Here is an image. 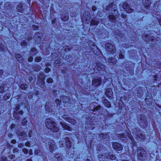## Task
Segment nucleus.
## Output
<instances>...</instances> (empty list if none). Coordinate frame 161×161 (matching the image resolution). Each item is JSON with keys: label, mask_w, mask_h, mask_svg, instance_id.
Listing matches in <instances>:
<instances>
[{"label": "nucleus", "mask_w": 161, "mask_h": 161, "mask_svg": "<svg viewBox=\"0 0 161 161\" xmlns=\"http://www.w3.org/2000/svg\"><path fill=\"white\" fill-rule=\"evenodd\" d=\"M47 127L54 132H58L59 130L58 127L56 126V123L54 121L50 119H47L45 122Z\"/></svg>", "instance_id": "nucleus-1"}, {"label": "nucleus", "mask_w": 161, "mask_h": 161, "mask_svg": "<svg viewBox=\"0 0 161 161\" xmlns=\"http://www.w3.org/2000/svg\"><path fill=\"white\" fill-rule=\"evenodd\" d=\"M142 37L143 40L150 44H155L157 43L158 40L157 38L153 36H148L147 35L143 34L142 36Z\"/></svg>", "instance_id": "nucleus-2"}, {"label": "nucleus", "mask_w": 161, "mask_h": 161, "mask_svg": "<svg viewBox=\"0 0 161 161\" xmlns=\"http://www.w3.org/2000/svg\"><path fill=\"white\" fill-rule=\"evenodd\" d=\"M118 139L123 141V142L124 140L126 139L127 137L130 139L132 142L133 141H134L133 137L130 135V133L129 132H125V133H122V134H118L117 136Z\"/></svg>", "instance_id": "nucleus-3"}, {"label": "nucleus", "mask_w": 161, "mask_h": 161, "mask_svg": "<svg viewBox=\"0 0 161 161\" xmlns=\"http://www.w3.org/2000/svg\"><path fill=\"white\" fill-rule=\"evenodd\" d=\"M45 79V75L43 73L40 75L38 78L37 83L40 86L41 89H44L45 88L44 80Z\"/></svg>", "instance_id": "nucleus-4"}, {"label": "nucleus", "mask_w": 161, "mask_h": 161, "mask_svg": "<svg viewBox=\"0 0 161 161\" xmlns=\"http://www.w3.org/2000/svg\"><path fill=\"white\" fill-rule=\"evenodd\" d=\"M105 47L109 53L113 54L115 52V47L112 44L108 43L106 44Z\"/></svg>", "instance_id": "nucleus-5"}, {"label": "nucleus", "mask_w": 161, "mask_h": 161, "mask_svg": "<svg viewBox=\"0 0 161 161\" xmlns=\"http://www.w3.org/2000/svg\"><path fill=\"white\" fill-rule=\"evenodd\" d=\"M109 135L107 133H100L98 136V140L103 141L105 142V141H108L109 139Z\"/></svg>", "instance_id": "nucleus-6"}, {"label": "nucleus", "mask_w": 161, "mask_h": 161, "mask_svg": "<svg viewBox=\"0 0 161 161\" xmlns=\"http://www.w3.org/2000/svg\"><path fill=\"white\" fill-rule=\"evenodd\" d=\"M91 17L90 16V14L89 12H85L82 17V20L83 22H86V23L89 22Z\"/></svg>", "instance_id": "nucleus-7"}, {"label": "nucleus", "mask_w": 161, "mask_h": 161, "mask_svg": "<svg viewBox=\"0 0 161 161\" xmlns=\"http://www.w3.org/2000/svg\"><path fill=\"white\" fill-rule=\"evenodd\" d=\"M136 138L138 141L141 142H143L146 139L145 134L143 133V131L141 130L137 132Z\"/></svg>", "instance_id": "nucleus-8"}, {"label": "nucleus", "mask_w": 161, "mask_h": 161, "mask_svg": "<svg viewBox=\"0 0 161 161\" xmlns=\"http://www.w3.org/2000/svg\"><path fill=\"white\" fill-rule=\"evenodd\" d=\"M48 145L49 147V150L50 152L52 153L54 150L57 149L55 142L52 140H50L48 142Z\"/></svg>", "instance_id": "nucleus-9"}, {"label": "nucleus", "mask_w": 161, "mask_h": 161, "mask_svg": "<svg viewBox=\"0 0 161 161\" xmlns=\"http://www.w3.org/2000/svg\"><path fill=\"white\" fill-rule=\"evenodd\" d=\"M147 152L146 150L142 147H139L137 150V154L138 158H142L146 154Z\"/></svg>", "instance_id": "nucleus-10"}, {"label": "nucleus", "mask_w": 161, "mask_h": 161, "mask_svg": "<svg viewBox=\"0 0 161 161\" xmlns=\"http://www.w3.org/2000/svg\"><path fill=\"white\" fill-rule=\"evenodd\" d=\"M45 108L46 110L50 113L53 112L54 109V106L52 105V103L49 102L46 103Z\"/></svg>", "instance_id": "nucleus-11"}, {"label": "nucleus", "mask_w": 161, "mask_h": 161, "mask_svg": "<svg viewBox=\"0 0 161 161\" xmlns=\"http://www.w3.org/2000/svg\"><path fill=\"white\" fill-rule=\"evenodd\" d=\"M96 66L93 69L95 71L97 70L98 71H100L101 70H103L104 69L105 66L104 64L100 62H97L96 63Z\"/></svg>", "instance_id": "nucleus-12"}, {"label": "nucleus", "mask_w": 161, "mask_h": 161, "mask_svg": "<svg viewBox=\"0 0 161 161\" xmlns=\"http://www.w3.org/2000/svg\"><path fill=\"white\" fill-rule=\"evenodd\" d=\"M123 8L125 10L127 13H130L133 11V9L130 8L129 4L126 3L125 2L122 5Z\"/></svg>", "instance_id": "nucleus-13"}, {"label": "nucleus", "mask_w": 161, "mask_h": 161, "mask_svg": "<svg viewBox=\"0 0 161 161\" xmlns=\"http://www.w3.org/2000/svg\"><path fill=\"white\" fill-rule=\"evenodd\" d=\"M42 37V36L41 33L37 32L34 35V38L36 43L39 44L40 43Z\"/></svg>", "instance_id": "nucleus-14"}, {"label": "nucleus", "mask_w": 161, "mask_h": 161, "mask_svg": "<svg viewBox=\"0 0 161 161\" xmlns=\"http://www.w3.org/2000/svg\"><path fill=\"white\" fill-rule=\"evenodd\" d=\"M113 147L114 149L118 151L121 150L123 149L122 146L117 142H113Z\"/></svg>", "instance_id": "nucleus-15"}, {"label": "nucleus", "mask_w": 161, "mask_h": 161, "mask_svg": "<svg viewBox=\"0 0 161 161\" xmlns=\"http://www.w3.org/2000/svg\"><path fill=\"white\" fill-rule=\"evenodd\" d=\"M63 118L64 119L68 121L69 122L73 125H74L76 123V121L75 119H71L69 117L68 115H63Z\"/></svg>", "instance_id": "nucleus-16"}, {"label": "nucleus", "mask_w": 161, "mask_h": 161, "mask_svg": "<svg viewBox=\"0 0 161 161\" xmlns=\"http://www.w3.org/2000/svg\"><path fill=\"white\" fill-rule=\"evenodd\" d=\"M101 79L100 78H95L92 80V85L95 86H98L101 84Z\"/></svg>", "instance_id": "nucleus-17"}, {"label": "nucleus", "mask_w": 161, "mask_h": 161, "mask_svg": "<svg viewBox=\"0 0 161 161\" xmlns=\"http://www.w3.org/2000/svg\"><path fill=\"white\" fill-rule=\"evenodd\" d=\"M114 2L111 3L108 6L107 8L105 9L106 10H109L111 8V11H114V12H115L116 11V5H113V3Z\"/></svg>", "instance_id": "nucleus-18"}, {"label": "nucleus", "mask_w": 161, "mask_h": 161, "mask_svg": "<svg viewBox=\"0 0 161 161\" xmlns=\"http://www.w3.org/2000/svg\"><path fill=\"white\" fill-rule=\"evenodd\" d=\"M16 132L19 136L22 137L24 140L26 139L28 137L27 134L24 132L16 131Z\"/></svg>", "instance_id": "nucleus-19"}, {"label": "nucleus", "mask_w": 161, "mask_h": 161, "mask_svg": "<svg viewBox=\"0 0 161 161\" xmlns=\"http://www.w3.org/2000/svg\"><path fill=\"white\" fill-rule=\"evenodd\" d=\"M105 94L109 99H111L113 95V92L111 89L109 88H107L105 92Z\"/></svg>", "instance_id": "nucleus-20"}, {"label": "nucleus", "mask_w": 161, "mask_h": 161, "mask_svg": "<svg viewBox=\"0 0 161 161\" xmlns=\"http://www.w3.org/2000/svg\"><path fill=\"white\" fill-rule=\"evenodd\" d=\"M151 96H148V95L147 97L145 99V102L148 105H149L152 103L153 102V99L152 98L151 94H150Z\"/></svg>", "instance_id": "nucleus-21"}, {"label": "nucleus", "mask_w": 161, "mask_h": 161, "mask_svg": "<svg viewBox=\"0 0 161 161\" xmlns=\"http://www.w3.org/2000/svg\"><path fill=\"white\" fill-rule=\"evenodd\" d=\"M89 46L90 48L91 49L92 51L95 53L94 49L95 48H96L97 47L95 44L92 42H90L89 43Z\"/></svg>", "instance_id": "nucleus-22"}, {"label": "nucleus", "mask_w": 161, "mask_h": 161, "mask_svg": "<svg viewBox=\"0 0 161 161\" xmlns=\"http://www.w3.org/2000/svg\"><path fill=\"white\" fill-rule=\"evenodd\" d=\"M60 123L62 127L64 129L69 131L71 130L72 128L69 126L67 125L65 123L62 122H61Z\"/></svg>", "instance_id": "nucleus-23"}, {"label": "nucleus", "mask_w": 161, "mask_h": 161, "mask_svg": "<svg viewBox=\"0 0 161 161\" xmlns=\"http://www.w3.org/2000/svg\"><path fill=\"white\" fill-rule=\"evenodd\" d=\"M143 4L144 6L147 9H148L149 8L151 4V2L150 1L148 0H145V1L143 2Z\"/></svg>", "instance_id": "nucleus-24"}, {"label": "nucleus", "mask_w": 161, "mask_h": 161, "mask_svg": "<svg viewBox=\"0 0 161 161\" xmlns=\"http://www.w3.org/2000/svg\"><path fill=\"white\" fill-rule=\"evenodd\" d=\"M63 154L61 153H56L55 155V158L58 161H61L62 160Z\"/></svg>", "instance_id": "nucleus-25"}, {"label": "nucleus", "mask_w": 161, "mask_h": 161, "mask_svg": "<svg viewBox=\"0 0 161 161\" xmlns=\"http://www.w3.org/2000/svg\"><path fill=\"white\" fill-rule=\"evenodd\" d=\"M65 143L67 148L70 147L71 145V142L68 137L65 138Z\"/></svg>", "instance_id": "nucleus-26"}, {"label": "nucleus", "mask_w": 161, "mask_h": 161, "mask_svg": "<svg viewBox=\"0 0 161 161\" xmlns=\"http://www.w3.org/2000/svg\"><path fill=\"white\" fill-rule=\"evenodd\" d=\"M37 53V50L35 48H33L31 49L30 53L31 55L35 56Z\"/></svg>", "instance_id": "nucleus-27"}, {"label": "nucleus", "mask_w": 161, "mask_h": 161, "mask_svg": "<svg viewBox=\"0 0 161 161\" xmlns=\"http://www.w3.org/2000/svg\"><path fill=\"white\" fill-rule=\"evenodd\" d=\"M15 57L18 61L19 62H21L23 60V57L20 54H16Z\"/></svg>", "instance_id": "nucleus-28"}, {"label": "nucleus", "mask_w": 161, "mask_h": 161, "mask_svg": "<svg viewBox=\"0 0 161 161\" xmlns=\"http://www.w3.org/2000/svg\"><path fill=\"white\" fill-rule=\"evenodd\" d=\"M140 123L146 124L147 122L146 120L144 115H141L140 116Z\"/></svg>", "instance_id": "nucleus-29"}, {"label": "nucleus", "mask_w": 161, "mask_h": 161, "mask_svg": "<svg viewBox=\"0 0 161 161\" xmlns=\"http://www.w3.org/2000/svg\"><path fill=\"white\" fill-rule=\"evenodd\" d=\"M106 157L107 158L112 160L115 159L116 158L115 156L113 155L112 153H109L108 155L106 156Z\"/></svg>", "instance_id": "nucleus-30"}, {"label": "nucleus", "mask_w": 161, "mask_h": 161, "mask_svg": "<svg viewBox=\"0 0 161 161\" xmlns=\"http://www.w3.org/2000/svg\"><path fill=\"white\" fill-rule=\"evenodd\" d=\"M17 9L18 12H22L23 10V4L22 3H20L18 5L17 7Z\"/></svg>", "instance_id": "nucleus-31"}, {"label": "nucleus", "mask_w": 161, "mask_h": 161, "mask_svg": "<svg viewBox=\"0 0 161 161\" xmlns=\"http://www.w3.org/2000/svg\"><path fill=\"white\" fill-rule=\"evenodd\" d=\"M19 109V106L18 105L16 106L15 107V110H14L13 114V116L15 118H17V112Z\"/></svg>", "instance_id": "nucleus-32"}, {"label": "nucleus", "mask_w": 161, "mask_h": 161, "mask_svg": "<svg viewBox=\"0 0 161 161\" xmlns=\"http://www.w3.org/2000/svg\"><path fill=\"white\" fill-rule=\"evenodd\" d=\"M33 69H34V70L35 71H38L40 70V69H41V67L37 64H35L33 66Z\"/></svg>", "instance_id": "nucleus-33"}, {"label": "nucleus", "mask_w": 161, "mask_h": 161, "mask_svg": "<svg viewBox=\"0 0 161 161\" xmlns=\"http://www.w3.org/2000/svg\"><path fill=\"white\" fill-rule=\"evenodd\" d=\"M69 18V14L68 13L66 14L64 16H62L61 18L62 20L64 21H67Z\"/></svg>", "instance_id": "nucleus-34"}, {"label": "nucleus", "mask_w": 161, "mask_h": 161, "mask_svg": "<svg viewBox=\"0 0 161 161\" xmlns=\"http://www.w3.org/2000/svg\"><path fill=\"white\" fill-rule=\"evenodd\" d=\"M99 23L98 21L94 19H92L90 22L91 25H97Z\"/></svg>", "instance_id": "nucleus-35"}, {"label": "nucleus", "mask_w": 161, "mask_h": 161, "mask_svg": "<svg viewBox=\"0 0 161 161\" xmlns=\"http://www.w3.org/2000/svg\"><path fill=\"white\" fill-rule=\"evenodd\" d=\"M61 99H62L64 102L67 103L69 102V99L66 96H62L60 97Z\"/></svg>", "instance_id": "nucleus-36"}, {"label": "nucleus", "mask_w": 161, "mask_h": 161, "mask_svg": "<svg viewBox=\"0 0 161 161\" xmlns=\"http://www.w3.org/2000/svg\"><path fill=\"white\" fill-rule=\"evenodd\" d=\"M113 58H112L110 57L109 58L108 60V62L109 63H112L113 64H115L117 62V60L115 59H114L113 61Z\"/></svg>", "instance_id": "nucleus-37"}, {"label": "nucleus", "mask_w": 161, "mask_h": 161, "mask_svg": "<svg viewBox=\"0 0 161 161\" xmlns=\"http://www.w3.org/2000/svg\"><path fill=\"white\" fill-rule=\"evenodd\" d=\"M104 104L108 108H109L110 107V103L107 100H104L103 101Z\"/></svg>", "instance_id": "nucleus-38"}, {"label": "nucleus", "mask_w": 161, "mask_h": 161, "mask_svg": "<svg viewBox=\"0 0 161 161\" xmlns=\"http://www.w3.org/2000/svg\"><path fill=\"white\" fill-rule=\"evenodd\" d=\"M35 154L36 155H37L39 156L41 155L42 154L39 148L35 149Z\"/></svg>", "instance_id": "nucleus-39"}, {"label": "nucleus", "mask_w": 161, "mask_h": 161, "mask_svg": "<svg viewBox=\"0 0 161 161\" xmlns=\"http://www.w3.org/2000/svg\"><path fill=\"white\" fill-rule=\"evenodd\" d=\"M27 84H22L21 85L20 88L22 89L26 90L27 88Z\"/></svg>", "instance_id": "nucleus-40"}, {"label": "nucleus", "mask_w": 161, "mask_h": 161, "mask_svg": "<svg viewBox=\"0 0 161 161\" xmlns=\"http://www.w3.org/2000/svg\"><path fill=\"white\" fill-rule=\"evenodd\" d=\"M101 106H98L97 107H96L95 108H94L93 110L92 109V111L93 112H96L98 110H99L100 109Z\"/></svg>", "instance_id": "nucleus-41"}, {"label": "nucleus", "mask_w": 161, "mask_h": 161, "mask_svg": "<svg viewBox=\"0 0 161 161\" xmlns=\"http://www.w3.org/2000/svg\"><path fill=\"white\" fill-rule=\"evenodd\" d=\"M108 17L109 19L111 20H114L115 19V16L113 14H109Z\"/></svg>", "instance_id": "nucleus-42"}, {"label": "nucleus", "mask_w": 161, "mask_h": 161, "mask_svg": "<svg viewBox=\"0 0 161 161\" xmlns=\"http://www.w3.org/2000/svg\"><path fill=\"white\" fill-rule=\"evenodd\" d=\"M42 58L41 57H38L36 58L35 59V61L36 62H38L41 61Z\"/></svg>", "instance_id": "nucleus-43"}, {"label": "nucleus", "mask_w": 161, "mask_h": 161, "mask_svg": "<svg viewBox=\"0 0 161 161\" xmlns=\"http://www.w3.org/2000/svg\"><path fill=\"white\" fill-rule=\"evenodd\" d=\"M28 121L26 120V119L25 118L23 119L22 122V124L23 125H26V124Z\"/></svg>", "instance_id": "nucleus-44"}, {"label": "nucleus", "mask_w": 161, "mask_h": 161, "mask_svg": "<svg viewBox=\"0 0 161 161\" xmlns=\"http://www.w3.org/2000/svg\"><path fill=\"white\" fill-rule=\"evenodd\" d=\"M5 49V46H3L2 44H0V50L3 51Z\"/></svg>", "instance_id": "nucleus-45"}, {"label": "nucleus", "mask_w": 161, "mask_h": 161, "mask_svg": "<svg viewBox=\"0 0 161 161\" xmlns=\"http://www.w3.org/2000/svg\"><path fill=\"white\" fill-rule=\"evenodd\" d=\"M61 63L60 61L59 60H56L54 64L56 66H58L59 64Z\"/></svg>", "instance_id": "nucleus-46"}, {"label": "nucleus", "mask_w": 161, "mask_h": 161, "mask_svg": "<svg viewBox=\"0 0 161 161\" xmlns=\"http://www.w3.org/2000/svg\"><path fill=\"white\" fill-rule=\"evenodd\" d=\"M55 102L57 104L59 105V106L60 103H61V100L58 99H57L56 100ZM59 107H60V106H59Z\"/></svg>", "instance_id": "nucleus-47"}, {"label": "nucleus", "mask_w": 161, "mask_h": 161, "mask_svg": "<svg viewBox=\"0 0 161 161\" xmlns=\"http://www.w3.org/2000/svg\"><path fill=\"white\" fill-rule=\"evenodd\" d=\"M4 87L3 86H0V93H3L4 91Z\"/></svg>", "instance_id": "nucleus-48"}, {"label": "nucleus", "mask_w": 161, "mask_h": 161, "mask_svg": "<svg viewBox=\"0 0 161 161\" xmlns=\"http://www.w3.org/2000/svg\"><path fill=\"white\" fill-rule=\"evenodd\" d=\"M22 152L25 154H27L28 152V151L27 149L24 148L22 149Z\"/></svg>", "instance_id": "nucleus-49"}, {"label": "nucleus", "mask_w": 161, "mask_h": 161, "mask_svg": "<svg viewBox=\"0 0 161 161\" xmlns=\"http://www.w3.org/2000/svg\"><path fill=\"white\" fill-rule=\"evenodd\" d=\"M47 82L49 83H52L53 82V80L51 78H49L47 80Z\"/></svg>", "instance_id": "nucleus-50"}, {"label": "nucleus", "mask_w": 161, "mask_h": 161, "mask_svg": "<svg viewBox=\"0 0 161 161\" xmlns=\"http://www.w3.org/2000/svg\"><path fill=\"white\" fill-rule=\"evenodd\" d=\"M157 66L158 68L161 69V62H158L157 64Z\"/></svg>", "instance_id": "nucleus-51"}, {"label": "nucleus", "mask_w": 161, "mask_h": 161, "mask_svg": "<svg viewBox=\"0 0 161 161\" xmlns=\"http://www.w3.org/2000/svg\"><path fill=\"white\" fill-rule=\"evenodd\" d=\"M28 96L29 98H31L33 96L32 92H29L28 94Z\"/></svg>", "instance_id": "nucleus-52"}, {"label": "nucleus", "mask_w": 161, "mask_h": 161, "mask_svg": "<svg viewBox=\"0 0 161 161\" xmlns=\"http://www.w3.org/2000/svg\"><path fill=\"white\" fill-rule=\"evenodd\" d=\"M23 111L21 110L19 111L18 112H17V115L18 114H20V115H22L23 114ZM18 115H17V118L16 119H18Z\"/></svg>", "instance_id": "nucleus-53"}, {"label": "nucleus", "mask_w": 161, "mask_h": 161, "mask_svg": "<svg viewBox=\"0 0 161 161\" xmlns=\"http://www.w3.org/2000/svg\"><path fill=\"white\" fill-rule=\"evenodd\" d=\"M32 130H30L28 133V136L30 137H31L32 136Z\"/></svg>", "instance_id": "nucleus-54"}, {"label": "nucleus", "mask_w": 161, "mask_h": 161, "mask_svg": "<svg viewBox=\"0 0 161 161\" xmlns=\"http://www.w3.org/2000/svg\"><path fill=\"white\" fill-rule=\"evenodd\" d=\"M122 52H120V53L119 54V58L121 59L123 58L124 56V55L121 53Z\"/></svg>", "instance_id": "nucleus-55"}, {"label": "nucleus", "mask_w": 161, "mask_h": 161, "mask_svg": "<svg viewBox=\"0 0 161 161\" xmlns=\"http://www.w3.org/2000/svg\"><path fill=\"white\" fill-rule=\"evenodd\" d=\"M25 145L26 146L29 147H30L31 143L29 141H28L25 143Z\"/></svg>", "instance_id": "nucleus-56"}, {"label": "nucleus", "mask_w": 161, "mask_h": 161, "mask_svg": "<svg viewBox=\"0 0 161 161\" xmlns=\"http://www.w3.org/2000/svg\"><path fill=\"white\" fill-rule=\"evenodd\" d=\"M7 158L5 157H3L1 159V161H7Z\"/></svg>", "instance_id": "nucleus-57"}, {"label": "nucleus", "mask_w": 161, "mask_h": 161, "mask_svg": "<svg viewBox=\"0 0 161 161\" xmlns=\"http://www.w3.org/2000/svg\"><path fill=\"white\" fill-rule=\"evenodd\" d=\"M50 70V69L48 68H47L44 69L45 72L47 73H48Z\"/></svg>", "instance_id": "nucleus-58"}, {"label": "nucleus", "mask_w": 161, "mask_h": 161, "mask_svg": "<svg viewBox=\"0 0 161 161\" xmlns=\"http://www.w3.org/2000/svg\"><path fill=\"white\" fill-rule=\"evenodd\" d=\"M24 146V144L23 143H20L19 144L18 146V147L19 148H21L23 147Z\"/></svg>", "instance_id": "nucleus-59"}, {"label": "nucleus", "mask_w": 161, "mask_h": 161, "mask_svg": "<svg viewBox=\"0 0 161 161\" xmlns=\"http://www.w3.org/2000/svg\"><path fill=\"white\" fill-rule=\"evenodd\" d=\"M21 46H25L26 45V43L24 41L22 42H21L20 43Z\"/></svg>", "instance_id": "nucleus-60"}, {"label": "nucleus", "mask_w": 161, "mask_h": 161, "mask_svg": "<svg viewBox=\"0 0 161 161\" xmlns=\"http://www.w3.org/2000/svg\"><path fill=\"white\" fill-rule=\"evenodd\" d=\"M33 59V58L32 56L29 57L28 59V61L29 62H31Z\"/></svg>", "instance_id": "nucleus-61"}, {"label": "nucleus", "mask_w": 161, "mask_h": 161, "mask_svg": "<svg viewBox=\"0 0 161 161\" xmlns=\"http://www.w3.org/2000/svg\"><path fill=\"white\" fill-rule=\"evenodd\" d=\"M121 17L123 18H125L126 17V15L124 14H122L121 15Z\"/></svg>", "instance_id": "nucleus-62"}, {"label": "nucleus", "mask_w": 161, "mask_h": 161, "mask_svg": "<svg viewBox=\"0 0 161 161\" xmlns=\"http://www.w3.org/2000/svg\"><path fill=\"white\" fill-rule=\"evenodd\" d=\"M97 9V8L95 6H93L92 7V10L93 11H95Z\"/></svg>", "instance_id": "nucleus-63"}, {"label": "nucleus", "mask_w": 161, "mask_h": 161, "mask_svg": "<svg viewBox=\"0 0 161 161\" xmlns=\"http://www.w3.org/2000/svg\"><path fill=\"white\" fill-rule=\"evenodd\" d=\"M8 157L9 158H10L11 159L12 158H14L15 157V156L14 155H10Z\"/></svg>", "instance_id": "nucleus-64"}]
</instances>
